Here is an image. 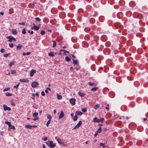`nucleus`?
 Segmentation results:
<instances>
[{"label":"nucleus","mask_w":148,"mask_h":148,"mask_svg":"<svg viewBox=\"0 0 148 148\" xmlns=\"http://www.w3.org/2000/svg\"><path fill=\"white\" fill-rule=\"evenodd\" d=\"M122 13L121 12L118 13L117 14V18L119 19H121L122 17Z\"/></svg>","instance_id":"f3484780"},{"label":"nucleus","mask_w":148,"mask_h":148,"mask_svg":"<svg viewBox=\"0 0 148 148\" xmlns=\"http://www.w3.org/2000/svg\"><path fill=\"white\" fill-rule=\"evenodd\" d=\"M5 51V49H1L0 52L1 53H3Z\"/></svg>","instance_id":"e2e57ef3"},{"label":"nucleus","mask_w":148,"mask_h":148,"mask_svg":"<svg viewBox=\"0 0 148 148\" xmlns=\"http://www.w3.org/2000/svg\"><path fill=\"white\" fill-rule=\"evenodd\" d=\"M48 55L49 56L53 57L54 56V53L53 52L51 51L48 53Z\"/></svg>","instance_id":"aec40b11"},{"label":"nucleus","mask_w":148,"mask_h":148,"mask_svg":"<svg viewBox=\"0 0 148 148\" xmlns=\"http://www.w3.org/2000/svg\"><path fill=\"white\" fill-rule=\"evenodd\" d=\"M130 5H135V3L133 1H132L130 3Z\"/></svg>","instance_id":"ea45409f"},{"label":"nucleus","mask_w":148,"mask_h":148,"mask_svg":"<svg viewBox=\"0 0 148 148\" xmlns=\"http://www.w3.org/2000/svg\"><path fill=\"white\" fill-rule=\"evenodd\" d=\"M5 123L6 124L8 125V126L9 127V129H10V127L11 126V124L10 122L8 121H5Z\"/></svg>","instance_id":"412c9836"},{"label":"nucleus","mask_w":148,"mask_h":148,"mask_svg":"<svg viewBox=\"0 0 148 148\" xmlns=\"http://www.w3.org/2000/svg\"><path fill=\"white\" fill-rule=\"evenodd\" d=\"M11 73L12 74H14L16 73V71L15 70H11Z\"/></svg>","instance_id":"3c124183"},{"label":"nucleus","mask_w":148,"mask_h":148,"mask_svg":"<svg viewBox=\"0 0 148 148\" xmlns=\"http://www.w3.org/2000/svg\"><path fill=\"white\" fill-rule=\"evenodd\" d=\"M64 113L63 111H62L59 116V119H60L62 118L64 116Z\"/></svg>","instance_id":"a211bd4d"},{"label":"nucleus","mask_w":148,"mask_h":148,"mask_svg":"<svg viewBox=\"0 0 148 148\" xmlns=\"http://www.w3.org/2000/svg\"><path fill=\"white\" fill-rule=\"evenodd\" d=\"M49 146L50 148H53L55 147L56 145L55 143H53L52 141H50L49 142Z\"/></svg>","instance_id":"20e7f679"},{"label":"nucleus","mask_w":148,"mask_h":148,"mask_svg":"<svg viewBox=\"0 0 148 148\" xmlns=\"http://www.w3.org/2000/svg\"><path fill=\"white\" fill-rule=\"evenodd\" d=\"M120 77H116V81L119 83L121 82H122V81H121L120 80Z\"/></svg>","instance_id":"4be33fe9"},{"label":"nucleus","mask_w":148,"mask_h":148,"mask_svg":"<svg viewBox=\"0 0 148 148\" xmlns=\"http://www.w3.org/2000/svg\"><path fill=\"white\" fill-rule=\"evenodd\" d=\"M38 115V113L35 112L33 114V116L34 117H36Z\"/></svg>","instance_id":"72a5a7b5"},{"label":"nucleus","mask_w":148,"mask_h":148,"mask_svg":"<svg viewBox=\"0 0 148 148\" xmlns=\"http://www.w3.org/2000/svg\"><path fill=\"white\" fill-rule=\"evenodd\" d=\"M45 33V32L43 30L41 31L40 32V34L42 35L44 34Z\"/></svg>","instance_id":"8fccbe9b"},{"label":"nucleus","mask_w":148,"mask_h":148,"mask_svg":"<svg viewBox=\"0 0 148 148\" xmlns=\"http://www.w3.org/2000/svg\"><path fill=\"white\" fill-rule=\"evenodd\" d=\"M82 111L83 112H87V110L86 108H84L82 109Z\"/></svg>","instance_id":"37998d69"},{"label":"nucleus","mask_w":148,"mask_h":148,"mask_svg":"<svg viewBox=\"0 0 148 148\" xmlns=\"http://www.w3.org/2000/svg\"><path fill=\"white\" fill-rule=\"evenodd\" d=\"M82 123V122L81 121H79L78 123L74 127L73 129H77L80 127L81 126V125Z\"/></svg>","instance_id":"7ed1b4c3"},{"label":"nucleus","mask_w":148,"mask_h":148,"mask_svg":"<svg viewBox=\"0 0 148 148\" xmlns=\"http://www.w3.org/2000/svg\"><path fill=\"white\" fill-rule=\"evenodd\" d=\"M51 121L50 120H49L47 122V123H46V125L47 127H48L49 123H50L51 122Z\"/></svg>","instance_id":"de8ad7c7"},{"label":"nucleus","mask_w":148,"mask_h":148,"mask_svg":"<svg viewBox=\"0 0 148 148\" xmlns=\"http://www.w3.org/2000/svg\"><path fill=\"white\" fill-rule=\"evenodd\" d=\"M76 99L74 98H71L70 99L69 101L70 102H75Z\"/></svg>","instance_id":"4c0bfd02"},{"label":"nucleus","mask_w":148,"mask_h":148,"mask_svg":"<svg viewBox=\"0 0 148 148\" xmlns=\"http://www.w3.org/2000/svg\"><path fill=\"white\" fill-rule=\"evenodd\" d=\"M3 110L4 111H10L11 109L10 108L7 106L5 105H4L3 106Z\"/></svg>","instance_id":"423d86ee"},{"label":"nucleus","mask_w":148,"mask_h":148,"mask_svg":"<svg viewBox=\"0 0 148 148\" xmlns=\"http://www.w3.org/2000/svg\"><path fill=\"white\" fill-rule=\"evenodd\" d=\"M65 59L66 61L69 62L71 60V58L68 56H66L65 57Z\"/></svg>","instance_id":"5701e85b"},{"label":"nucleus","mask_w":148,"mask_h":148,"mask_svg":"<svg viewBox=\"0 0 148 148\" xmlns=\"http://www.w3.org/2000/svg\"><path fill=\"white\" fill-rule=\"evenodd\" d=\"M78 94V95L81 97H84L85 95V94L82 91H79Z\"/></svg>","instance_id":"4468645a"},{"label":"nucleus","mask_w":148,"mask_h":148,"mask_svg":"<svg viewBox=\"0 0 148 148\" xmlns=\"http://www.w3.org/2000/svg\"><path fill=\"white\" fill-rule=\"evenodd\" d=\"M34 26L31 27V29H34L36 30H38L40 28V26H37L35 25L34 23L33 24Z\"/></svg>","instance_id":"6e6552de"},{"label":"nucleus","mask_w":148,"mask_h":148,"mask_svg":"<svg viewBox=\"0 0 148 148\" xmlns=\"http://www.w3.org/2000/svg\"><path fill=\"white\" fill-rule=\"evenodd\" d=\"M19 84H20V83H18V84H17L16 86H14V88H15L16 89H18V86H19Z\"/></svg>","instance_id":"79ce46f5"},{"label":"nucleus","mask_w":148,"mask_h":148,"mask_svg":"<svg viewBox=\"0 0 148 148\" xmlns=\"http://www.w3.org/2000/svg\"><path fill=\"white\" fill-rule=\"evenodd\" d=\"M97 134L98 133L96 132L94 135V137L95 138L97 136Z\"/></svg>","instance_id":"69168bd1"},{"label":"nucleus","mask_w":148,"mask_h":148,"mask_svg":"<svg viewBox=\"0 0 148 148\" xmlns=\"http://www.w3.org/2000/svg\"><path fill=\"white\" fill-rule=\"evenodd\" d=\"M6 38L7 39H9V40H8V41L9 42H12V41L15 42L16 41V39L11 36H7Z\"/></svg>","instance_id":"f257e3e1"},{"label":"nucleus","mask_w":148,"mask_h":148,"mask_svg":"<svg viewBox=\"0 0 148 148\" xmlns=\"http://www.w3.org/2000/svg\"><path fill=\"white\" fill-rule=\"evenodd\" d=\"M57 98L59 99H60L62 98V97L61 95L58 94L57 95Z\"/></svg>","instance_id":"e433bc0d"},{"label":"nucleus","mask_w":148,"mask_h":148,"mask_svg":"<svg viewBox=\"0 0 148 148\" xmlns=\"http://www.w3.org/2000/svg\"><path fill=\"white\" fill-rule=\"evenodd\" d=\"M41 95L43 96H44L45 95V93L44 92L42 91L41 92Z\"/></svg>","instance_id":"0e129e2a"},{"label":"nucleus","mask_w":148,"mask_h":148,"mask_svg":"<svg viewBox=\"0 0 148 148\" xmlns=\"http://www.w3.org/2000/svg\"><path fill=\"white\" fill-rule=\"evenodd\" d=\"M98 89V88L97 87H95L94 88H92L91 89V91H96L97 89Z\"/></svg>","instance_id":"c9c22d12"},{"label":"nucleus","mask_w":148,"mask_h":148,"mask_svg":"<svg viewBox=\"0 0 148 148\" xmlns=\"http://www.w3.org/2000/svg\"><path fill=\"white\" fill-rule=\"evenodd\" d=\"M10 54V53H7V54H5L3 56L4 57H8L9 56V55Z\"/></svg>","instance_id":"09e8293b"},{"label":"nucleus","mask_w":148,"mask_h":148,"mask_svg":"<svg viewBox=\"0 0 148 148\" xmlns=\"http://www.w3.org/2000/svg\"><path fill=\"white\" fill-rule=\"evenodd\" d=\"M47 116V118L49 119V120H50V121H51V116L49 114H48Z\"/></svg>","instance_id":"49530a36"},{"label":"nucleus","mask_w":148,"mask_h":148,"mask_svg":"<svg viewBox=\"0 0 148 148\" xmlns=\"http://www.w3.org/2000/svg\"><path fill=\"white\" fill-rule=\"evenodd\" d=\"M19 81L21 82H29V80L27 78H24L23 79H20Z\"/></svg>","instance_id":"9d476101"},{"label":"nucleus","mask_w":148,"mask_h":148,"mask_svg":"<svg viewBox=\"0 0 148 148\" xmlns=\"http://www.w3.org/2000/svg\"><path fill=\"white\" fill-rule=\"evenodd\" d=\"M102 131L104 132H105L106 131V128H104L102 129Z\"/></svg>","instance_id":"774afa93"},{"label":"nucleus","mask_w":148,"mask_h":148,"mask_svg":"<svg viewBox=\"0 0 148 148\" xmlns=\"http://www.w3.org/2000/svg\"><path fill=\"white\" fill-rule=\"evenodd\" d=\"M104 145H105V143H100V146H102L103 147V148H104L105 147V146Z\"/></svg>","instance_id":"864d4df0"},{"label":"nucleus","mask_w":148,"mask_h":148,"mask_svg":"<svg viewBox=\"0 0 148 148\" xmlns=\"http://www.w3.org/2000/svg\"><path fill=\"white\" fill-rule=\"evenodd\" d=\"M5 95L6 96H12V95L10 93H5Z\"/></svg>","instance_id":"a19ab883"},{"label":"nucleus","mask_w":148,"mask_h":148,"mask_svg":"<svg viewBox=\"0 0 148 148\" xmlns=\"http://www.w3.org/2000/svg\"><path fill=\"white\" fill-rule=\"evenodd\" d=\"M99 107V104H96L95 107H94V108L95 110L97 109V108H98Z\"/></svg>","instance_id":"473e14b6"},{"label":"nucleus","mask_w":148,"mask_h":148,"mask_svg":"<svg viewBox=\"0 0 148 148\" xmlns=\"http://www.w3.org/2000/svg\"><path fill=\"white\" fill-rule=\"evenodd\" d=\"M57 141L58 143L60 145H62L64 144V142L60 138H58L57 139Z\"/></svg>","instance_id":"ddd939ff"},{"label":"nucleus","mask_w":148,"mask_h":148,"mask_svg":"<svg viewBox=\"0 0 148 148\" xmlns=\"http://www.w3.org/2000/svg\"><path fill=\"white\" fill-rule=\"evenodd\" d=\"M88 84L90 86H93L95 85V83H91L90 82H89L88 83Z\"/></svg>","instance_id":"c03bdc74"},{"label":"nucleus","mask_w":148,"mask_h":148,"mask_svg":"<svg viewBox=\"0 0 148 148\" xmlns=\"http://www.w3.org/2000/svg\"><path fill=\"white\" fill-rule=\"evenodd\" d=\"M101 127H100L98 130L97 131V132L98 133H100L101 132Z\"/></svg>","instance_id":"c85d7f7f"},{"label":"nucleus","mask_w":148,"mask_h":148,"mask_svg":"<svg viewBox=\"0 0 148 148\" xmlns=\"http://www.w3.org/2000/svg\"><path fill=\"white\" fill-rule=\"evenodd\" d=\"M15 62L14 61L11 62L9 64V65L10 67H11L12 65L14 64Z\"/></svg>","instance_id":"bb28decb"},{"label":"nucleus","mask_w":148,"mask_h":148,"mask_svg":"<svg viewBox=\"0 0 148 148\" xmlns=\"http://www.w3.org/2000/svg\"><path fill=\"white\" fill-rule=\"evenodd\" d=\"M99 19L100 22H103L104 20V17L103 16H100L99 18Z\"/></svg>","instance_id":"2eb2a0df"},{"label":"nucleus","mask_w":148,"mask_h":148,"mask_svg":"<svg viewBox=\"0 0 148 148\" xmlns=\"http://www.w3.org/2000/svg\"><path fill=\"white\" fill-rule=\"evenodd\" d=\"M95 64H92L91 66V69L93 71H95Z\"/></svg>","instance_id":"b1692460"},{"label":"nucleus","mask_w":148,"mask_h":148,"mask_svg":"<svg viewBox=\"0 0 148 148\" xmlns=\"http://www.w3.org/2000/svg\"><path fill=\"white\" fill-rule=\"evenodd\" d=\"M109 105V104H107V106H106V111H108L109 110V108L108 107Z\"/></svg>","instance_id":"603ef678"},{"label":"nucleus","mask_w":148,"mask_h":148,"mask_svg":"<svg viewBox=\"0 0 148 148\" xmlns=\"http://www.w3.org/2000/svg\"><path fill=\"white\" fill-rule=\"evenodd\" d=\"M114 25L116 28H120L122 29L123 28V26L119 23H115L114 24Z\"/></svg>","instance_id":"f03ea898"},{"label":"nucleus","mask_w":148,"mask_h":148,"mask_svg":"<svg viewBox=\"0 0 148 148\" xmlns=\"http://www.w3.org/2000/svg\"><path fill=\"white\" fill-rule=\"evenodd\" d=\"M97 14V12L94 11H93L92 12L91 15H92L93 17L96 16Z\"/></svg>","instance_id":"dca6fc26"},{"label":"nucleus","mask_w":148,"mask_h":148,"mask_svg":"<svg viewBox=\"0 0 148 148\" xmlns=\"http://www.w3.org/2000/svg\"><path fill=\"white\" fill-rule=\"evenodd\" d=\"M90 22L91 23L93 24L95 22V20L93 18H90Z\"/></svg>","instance_id":"f704fd0d"},{"label":"nucleus","mask_w":148,"mask_h":148,"mask_svg":"<svg viewBox=\"0 0 148 148\" xmlns=\"http://www.w3.org/2000/svg\"><path fill=\"white\" fill-rule=\"evenodd\" d=\"M36 71L34 69H32L30 73V76L31 77H32L34 76V74L36 73Z\"/></svg>","instance_id":"1a4fd4ad"},{"label":"nucleus","mask_w":148,"mask_h":148,"mask_svg":"<svg viewBox=\"0 0 148 148\" xmlns=\"http://www.w3.org/2000/svg\"><path fill=\"white\" fill-rule=\"evenodd\" d=\"M104 120V119L103 118L99 119L100 122H101L102 123L103 121Z\"/></svg>","instance_id":"bf43d9fd"},{"label":"nucleus","mask_w":148,"mask_h":148,"mask_svg":"<svg viewBox=\"0 0 148 148\" xmlns=\"http://www.w3.org/2000/svg\"><path fill=\"white\" fill-rule=\"evenodd\" d=\"M22 33L25 34L26 33V30L25 29H23L22 31Z\"/></svg>","instance_id":"a18cd8bd"},{"label":"nucleus","mask_w":148,"mask_h":148,"mask_svg":"<svg viewBox=\"0 0 148 148\" xmlns=\"http://www.w3.org/2000/svg\"><path fill=\"white\" fill-rule=\"evenodd\" d=\"M10 89V88H5L3 90V91L4 92H5V91H8Z\"/></svg>","instance_id":"5fc2aeb1"},{"label":"nucleus","mask_w":148,"mask_h":148,"mask_svg":"<svg viewBox=\"0 0 148 148\" xmlns=\"http://www.w3.org/2000/svg\"><path fill=\"white\" fill-rule=\"evenodd\" d=\"M19 25H25V23L23 22L22 23H19Z\"/></svg>","instance_id":"052dcab7"},{"label":"nucleus","mask_w":148,"mask_h":148,"mask_svg":"<svg viewBox=\"0 0 148 148\" xmlns=\"http://www.w3.org/2000/svg\"><path fill=\"white\" fill-rule=\"evenodd\" d=\"M92 121L94 122H97V123L100 122L99 119H98L96 117H95L94 118V119Z\"/></svg>","instance_id":"f8f14e48"},{"label":"nucleus","mask_w":148,"mask_h":148,"mask_svg":"<svg viewBox=\"0 0 148 148\" xmlns=\"http://www.w3.org/2000/svg\"><path fill=\"white\" fill-rule=\"evenodd\" d=\"M35 20H36V21H41L40 19L38 17H36V18H35Z\"/></svg>","instance_id":"6e6d98bb"},{"label":"nucleus","mask_w":148,"mask_h":148,"mask_svg":"<svg viewBox=\"0 0 148 148\" xmlns=\"http://www.w3.org/2000/svg\"><path fill=\"white\" fill-rule=\"evenodd\" d=\"M72 60L73 61V63L74 65H78V61L77 60H75L74 58H73Z\"/></svg>","instance_id":"9b49d317"},{"label":"nucleus","mask_w":148,"mask_h":148,"mask_svg":"<svg viewBox=\"0 0 148 148\" xmlns=\"http://www.w3.org/2000/svg\"><path fill=\"white\" fill-rule=\"evenodd\" d=\"M39 83L36 82H34L32 83V86L33 88H36L38 85Z\"/></svg>","instance_id":"39448f33"},{"label":"nucleus","mask_w":148,"mask_h":148,"mask_svg":"<svg viewBox=\"0 0 148 148\" xmlns=\"http://www.w3.org/2000/svg\"><path fill=\"white\" fill-rule=\"evenodd\" d=\"M52 41L53 42V47H54L56 46V42L55 41V40H53Z\"/></svg>","instance_id":"58836bf2"},{"label":"nucleus","mask_w":148,"mask_h":148,"mask_svg":"<svg viewBox=\"0 0 148 148\" xmlns=\"http://www.w3.org/2000/svg\"><path fill=\"white\" fill-rule=\"evenodd\" d=\"M109 95L111 98L114 97L115 95V93L113 91H111L109 93Z\"/></svg>","instance_id":"0eeeda50"},{"label":"nucleus","mask_w":148,"mask_h":148,"mask_svg":"<svg viewBox=\"0 0 148 148\" xmlns=\"http://www.w3.org/2000/svg\"><path fill=\"white\" fill-rule=\"evenodd\" d=\"M10 127H11V128L12 129H13V130H15V126H14V125L12 126L11 125V126Z\"/></svg>","instance_id":"680f3d73"},{"label":"nucleus","mask_w":148,"mask_h":148,"mask_svg":"<svg viewBox=\"0 0 148 148\" xmlns=\"http://www.w3.org/2000/svg\"><path fill=\"white\" fill-rule=\"evenodd\" d=\"M47 140V137H45L43 139V140L44 141H46Z\"/></svg>","instance_id":"338daca9"},{"label":"nucleus","mask_w":148,"mask_h":148,"mask_svg":"<svg viewBox=\"0 0 148 148\" xmlns=\"http://www.w3.org/2000/svg\"><path fill=\"white\" fill-rule=\"evenodd\" d=\"M75 114L79 115H81L83 114L82 112L80 111H77L75 112Z\"/></svg>","instance_id":"6ab92c4d"},{"label":"nucleus","mask_w":148,"mask_h":148,"mask_svg":"<svg viewBox=\"0 0 148 148\" xmlns=\"http://www.w3.org/2000/svg\"><path fill=\"white\" fill-rule=\"evenodd\" d=\"M78 118L77 115L76 114L73 118V120L74 121H77Z\"/></svg>","instance_id":"7c9ffc66"},{"label":"nucleus","mask_w":148,"mask_h":148,"mask_svg":"<svg viewBox=\"0 0 148 148\" xmlns=\"http://www.w3.org/2000/svg\"><path fill=\"white\" fill-rule=\"evenodd\" d=\"M25 127L26 128H28L29 129H32V126L31 125H25Z\"/></svg>","instance_id":"a878e982"},{"label":"nucleus","mask_w":148,"mask_h":148,"mask_svg":"<svg viewBox=\"0 0 148 148\" xmlns=\"http://www.w3.org/2000/svg\"><path fill=\"white\" fill-rule=\"evenodd\" d=\"M12 32L13 34L14 35H15L17 33V31L16 29H12Z\"/></svg>","instance_id":"393cba45"},{"label":"nucleus","mask_w":148,"mask_h":148,"mask_svg":"<svg viewBox=\"0 0 148 148\" xmlns=\"http://www.w3.org/2000/svg\"><path fill=\"white\" fill-rule=\"evenodd\" d=\"M30 53H31L30 52H27L26 53L23 52L22 53V55L23 56L26 55H29L30 54Z\"/></svg>","instance_id":"2f4dec72"},{"label":"nucleus","mask_w":148,"mask_h":148,"mask_svg":"<svg viewBox=\"0 0 148 148\" xmlns=\"http://www.w3.org/2000/svg\"><path fill=\"white\" fill-rule=\"evenodd\" d=\"M22 47V46L20 44H18V46L17 47L16 49L18 50H19Z\"/></svg>","instance_id":"cd10ccee"},{"label":"nucleus","mask_w":148,"mask_h":148,"mask_svg":"<svg viewBox=\"0 0 148 148\" xmlns=\"http://www.w3.org/2000/svg\"><path fill=\"white\" fill-rule=\"evenodd\" d=\"M28 33H30L31 34H33L34 33V32L32 31H31L30 30H28Z\"/></svg>","instance_id":"13d9d810"},{"label":"nucleus","mask_w":148,"mask_h":148,"mask_svg":"<svg viewBox=\"0 0 148 148\" xmlns=\"http://www.w3.org/2000/svg\"><path fill=\"white\" fill-rule=\"evenodd\" d=\"M78 11L79 13L81 14L83 12V10L82 8L79 9L78 10Z\"/></svg>","instance_id":"c756f323"},{"label":"nucleus","mask_w":148,"mask_h":148,"mask_svg":"<svg viewBox=\"0 0 148 148\" xmlns=\"http://www.w3.org/2000/svg\"><path fill=\"white\" fill-rule=\"evenodd\" d=\"M9 46L11 48H12L14 47V45L12 43V44H9Z\"/></svg>","instance_id":"4d7b16f0"}]
</instances>
